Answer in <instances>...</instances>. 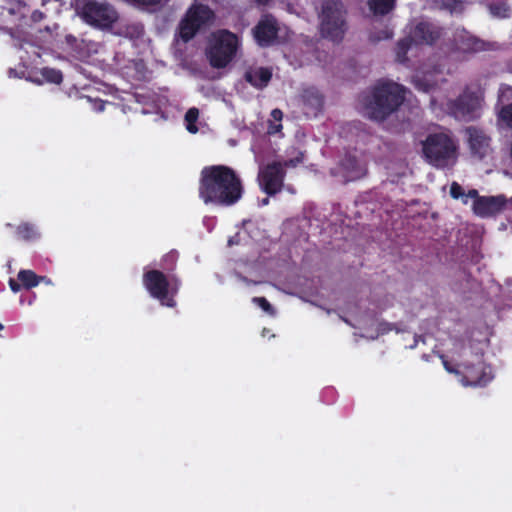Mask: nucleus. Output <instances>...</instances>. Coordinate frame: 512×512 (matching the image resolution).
<instances>
[{
    "label": "nucleus",
    "mask_w": 512,
    "mask_h": 512,
    "mask_svg": "<svg viewBox=\"0 0 512 512\" xmlns=\"http://www.w3.org/2000/svg\"><path fill=\"white\" fill-rule=\"evenodd\" d=\"M104 105H105V102H103V101H102V102L100 103V105H99L98 110H99V111H102V110L104 109Z\"/></svg>",
    "instance_id": "40"
},
{
    "label": "nucleus",
    "mask_w": 512,
    "mask_h": 512,
    "mask_svg": "<svg viewBox=\"0 0 512 512\" xmlns=\"http://www.w3.org/2000/svg\"><path fill=\"white\" fill-rule=\"evenodd\" d=\"M244 195L240 175L227 165H209L200 172L198 196L206 205L231 207Z\"/></svg>",
    "instance_id": "1"
},
{
    "label": "nucleus",
    "mask_w": 512,
    "mask_h": 512,
    "mask_svg": "<svg viewBox=\"0 0 512 512\" xmlns=\"http://www.w3.org/2000/svg\"><path fill=\"white\" fill-rule=\"evenodd\" d=\"M404 86L390 80L381 79L371 88L364 98V105L369 118L383 121L398 110L405 100Z\"/></svg>",
    "instance_id": "2"
},
{
    "label": "nucleus",
    "mask_w": 512,
    "mask_h": 512,
    "mask_svg": "<svg viewBox=\"0 0 512 512\" xmlns=\"http://www.w3.org/2000/svg\"><path fill=\"white\" fill-rule=\"evenodd\" d=\"M279 33L277 20L270 14L263 15L252 29L255 42L262 48L272 46Z\"/></svg>",
    "instance_id": "13"
},
{
    "label": "nucleus",
    "mask_w": 512,
    "mask_h": 512,
    "mask_svg": "<svg viewBox=\"0 0 512 512\" xmlns=\"http://www.w3.org/2000/svg\"><path fill=\"white\" fill-rule=\"evenodd\" d=\"M414 43L410 35L400 39L396 45V61L399 63H406L408 61L407 52Z\"/></svg>",
    "instance_id": "24"
},
{
    "label": "nucleus",
    "mask_w": 512,
    "mask_h": 512,
    "mask_svg": "<svg viewBox=\"0 0 512 512\" xmlns=\"http://www.w3.org/2000/svg\"><path fill=\"white\" fill-rule=\"evenodd\" d=\"M9 287L10 289L14 292V293H17L21 290V288H23V286L21 285V282L13 278H10L9 279Z\"/></svg>",
    "instance_id": "34"
},
{
    "label": "nucleus",
    "mask_w": 512,
    "mask_h": 512,
    "mask_svg": "<svg viewBox=\"0 0 512 512\" xmlns=\"http://www.w3.org/2000/svg\"><path fill=\"white\" fill-rule=\"evenodd\" d=\"M450 195L454 199H459L464 195V190L460 184L453 182L450 187Z\"/></svg>",
    "instance_id": "33"
},
{
    "label": "nucleus",
    "mask_w": 512,
    "mask_h": 512,
    "mask_svg": "<svg viewBox=\"0 0 512 512\" xmlns=\"http://www.w3.org/2000/svg\"><path fill=\"white\" fill-rule=\"evenodd\" d=\"M43 78L50 83L60 84L63 81L62 72L55 68L45 67L41 70Z\"/></svg>",
    "instance_id": "26"
},
{
    "label": "nucleus",
    "mask_w": 512,
    "mask_h": 512,
    "mask_svg": "<svg viewBox=\"0 0 512 512\" xmlns=\"http://www.w3.org/2000/svg\"><path fill=\"white\" fill-rule=\"evenodd\" d=\"M286 170L282 162L273 161L262 167L258 174L259 185L263 192L274 196L282 191Z\"/></svg>",
    "instance_id": "12"
},
{
    "label": "nucleus",
    "mask_w": 512,
    "mask_h": 512,
    "mask_svg": "<svg viewBox=\"0 0 512 512\" xmlns=\"http://www.w3.org/2000/svg\"><path fill=\"white\" fill-rule=\"evenodd\" d=\"M509 71L512 73V62L509 64Z\"/></svg>",
    "instance_id": "42"
},
{
    "label": "nucleus",
    "mask_w": 512,
    "mask_h": 512,
    "mask_svg": "<svg viewBox=\"0 0 512 512\" xmlns=\"http://www.w3.org/2000/svg\"><path fill=\"white\" fill-rule=\"evenodd\" d=\"M252 302L258 305L266 313L273 315L275 310L265 297H253Z\"/></svg>",
    "instance_id": "29"
},
{
    "label": "nucleus",
    "mask_w": 512,
    "mask_h": 512,
    "mask_svg": "<svg viewBox=\"0 0 512 512\" xmlns=\"http://www.w3.org/2000/svg\"><path fill=\"white\" fill-rule=\"evenodd\" d=\"M238 47L237 36L228 30L213 33L206 56L209 64L216 69L225 68L235 57Z\"/></svg>",
    "instance_id": "7"
},
{
    "label": "nucleus",
    "mask_w": 512,
    "mask_h": 512,
    "mask_svg": "<svg viewBox=\"0 0 512 512\" xmlns=\"http://www.w3.org/2000/svg\"><path fill=\"white\" fill-rule=\"evenodd\" d=\"M369 9L374 15L384 16L393 10L395 0H368Z\"/></svg>",
    "instance_id": "22"
},
{
    "label": "nucleus",
    "mask_w": 512,
    "mask_h": 512,
    "mask_svg": "<svg viewBox=\"0 0 512 512\" xmlns=\"http://www.w3.org/2000/svg\"><path fill=\"white\" fill-rule=\"evenodd\" d=\"M441 360L445 370L450 374H454L459 379L461 374V364L453 365L443 355L441 356Z\"/></svg>",
    "instance_id": "32"
},
{
    "label": "nucleus",
    "mask_w": 512,
    "mask_h": 512,
    "mask_svg": "<svg viewBox=\"0 0 512 512\" xmlns=\"http://www.w3.org/2000/svg\"><path fill=\"white\" fill-rule=\"evenodd\" d=\"M422 152L426 161L436 168H447L455 164L458 146L453 137L445 132L430 133L422 141Z\"/></svg>",
    "instance_id": "4"
},
{
    "label": "nucleus",
    "mask_w": 512,
    "mask_h": 512,
    "mask_svg": "<svg viewBox=\"0 0 512 512\" xmlns=\"http://www.w3.org/2000/svg\"><path fill=\"white\" fill-rule=\"evenodd\" d=\"M339 164L347 181L357 180L366 175V167L361 164L355 155L346 153Z\"/></svg>",
    "instance_id": "17"
},
{
    "label": "nucleus",
    "mask_w": 512,
    "mask_h": 512,
    "mask_svg": "<svg viewBox=\"0 0 512 512\" xmlns=\"http://www.w3.org/2000/svg\"><path fill=\"white\" fill-rule=\"evenodd\" d=\"M272 115L274 118H278V117L281 118L282 112L279 109H275V110H273Z\"/></svg>",
    "instance_id": "38"
},
{
    "label": "nucleus",
    "mask_w": 512,
    "mask_h": 512,
    "mask_svg": "<svg viewBox=\"0 0 512 512\" xmlns=\"http://www.w3.org/2000/svg\"><path fill=\"white\" fill-rule=\"evenodd\" d=\"M179 253L176 250H171L166 253L161 259V268L167 273H171L176 269Z\"/></svg>",
    "instance_id": "25"
},
{
    "label": "nucleus",
    "mask_w": 512,
    "mask_h": 512,
    "mask_svg": "<svg viewBox=\"0 0 512 512\" xmlns=\"http://www.w3.org/2000/svg\"><path fill=\"white\" fill-rule=\"evenodd\" d=\"M214 17V12L207 5H192L186 12L179 24V33L182 40L188 42L199 29L210 22Z\"/></svg>",
    "instance_id": "10"
},
{
    "label": "nucleus",
    "mask_w": 512,
    "mask_h": 512,
    "mask_svg": "<svg viewBox=\"0 0 512 512\" xmlns=\"http://www.w3.org/2000/svg\"><path fill=\"white\" fill-rule=\"evenodd\" d=\"M412 83L414 84V87L422 92H429L431 88L433 87V84L425 80L424 78L415 76L412 79Z\"/></svg>",
    "instance_id": "31"
},
{
    "label": "nucleus",
    "mask_w": 512,
    "mask_h": 512,
    "mask_svg": "<svg viewBox=\"0 0 512 512\" xmlns=\"http://www.w3.org/2000/svg\"><path fill=\"white\" fill-rule=\"evenodd\" d=\"M318 20L322 38L342 42L348 30L347 9L342 0H322Z\"/></svg>",
    "instance_id": "3"
},
{
    "label": "nucleus",
    "mask_w": 512,
    "mask_h": 512,
    "mask_svg": "<svg viewBox=\"0 0 512 512\" xmlns=\"http://www.w3.org/2000/svg\"><path fill=\"white\" fill-rule=\"evenodd\" d=\"M467 196H468V197H470V198H474L475 200H476L478 197H480V196L478 195V191H477V190H475V189L470 190V191L468 192Z\"/></svg>",
    "instance_id": "37"
},
{
    "label": "nucleus",
    "mask_w": 512,
    "mask_h": 512,
    "mask_svg": "<svg viewBox=\"0 0 512 512\" xmlns=\"http://www.w3.org/2000/svg\"><path fill=\"white\" fill-rule=\"evenodd\" d=\"M494 371L491 364L484 360V355L476 354L473 361L461 363L459 382L464 387L484 388L494 379Z\"/></svg>",
    "instance_id": "9"
},
{
    "label": "nucleus",
    "mask_w": 512,
    "mask_h": 512,
    "mask_svg": "<svg viewBox=\"0 0 512 512\" xmlns=\"http://www.w3.org/2000/svg\"><path fill=\"white\" fill-rule=\"evenodd\" d=\"M301 161H302V158H296V159H290L285 162H282V164L284 165V169H285L286 167H295Z\"/></svg>",
    "instance_id": "35"
},
{
    "label": "nucleus",
    "mask_w": 512,
    "mask_h": 512,
    "mask_svg": "<svg viewBox=\"0 0 512 512\" xmlns=\"http://www.w3.org/2000/svg\"><path fill=\"white\" fill-rule=\"evenodd\" d=\"M483 95L479 90L465 87L455 99L447 102V112L457 120L474 121L480 117Z\"/></svg>",
    "instance_id": "8"
},
{
    "label": "nucleus",
    "mask_w": 512,
    "mask_h": 512,
    "mask_svg": "<svg viewBox=\"0 0 512 512\" xmlns=\"http://www.w3.org/2000/svg\"><path fill=\"white\" fill-rule=\"evenodd\" d=\"M199 117V111L197 108H190L185 114V121L187 123V130L190 133H196L198 131V127L196 126V122Z\"/></svg>",
    "instance_id": "27"
},
{
    "label": "nucleus",
    "mask_w": 512,
    "mask_h": 512,
    "mask_svg": "<svg viewBox=\"0 0 512 512\" xmlns=\"http://www.w3.org/2000/svg\"><path fill=\"white\" fill-rule=\"evenodd\" d=\"M443 28L428 22L420 21L410 30V37L417 45H434L442 36Z\"/></svg>",
    "instance_id": "14"
},
{
    "label": "nucleus",
    "mask_w": 512,
    "mask_h": 512,
    "mask_svg": "<svg viewBox=\"0 0 512 512\" xmlns=\"http://www.w3.org/2000/svg\"><path fill=\"white\" fill-rule=\"evenodd\" d=\"M4 326L0 323V330H3Z\"/></svg>",
    "instance_id": "43"
},
{
    "label": "nucleus",
    "mask_w": 512,
    "mask_h": 512,
    "mask_svg": "<svg viewBox=\"0 0 512 512\" xmlns=\"http://www.w3.org/2000/svg\"><path fill=\"white\" fill-rule=\"evenodd\" d=\"M490 14L499 19L508 18L510 16V6L505 1L492 2L488 4Z\"/></svg>",
    "instance_id": "23"
},
{
    "label": "nucleus",
    "mask_w": 512,
    "mask_h": 512,
    "mask_svg": "<svg viewBox=\"0 0 512 512\" xmlns=\"http://www.w3.org/2000/svg\"><path fill=\"white\" fill-rule=\"evenodd\" d=\"M470 156L482 161L493 154L492 138L486 130L477 126H468L464 129Z\"/></svg>",
    "instance_id": "11"
},
{
    "label": "nucleus",
    "mask_w": 512,
    "mask_h": 512,
    "mask_svg": "<svg viewBox=\"0 0 512 512\" xmlns=\"http://www.w3.org/2000/svg\"><path fill=\"white\" fill-rule=\"evenodd\" d=\"M447 7H448L451 11H454V10H456L458 7H462V2H461V1H453V4H447Z\"/></svg>",
    "instance_id": "36"
},
{
    "label": "nucleus",
    "mask_w": 512,
    "mask_h": 512,
    "mask_svg": "<svg viewBox=\"0 0 512 512\" xmlns=\"http://www.w3.org/2000/svg\"><path fill=\"white\" fill-rule=\"evenodd\" d=\"M462 49L465 52H477L483 49V42L475 37L467 36Z\"/></svg>",
    "instance_id": "28"
},
{
    "label": "nucleus",
    "mask_w": 512,
    "mask_h": 512,
    "mask_svg": "<svg viewBox=\"0 0 512 512\" xmlns=\"http://www.w3.org/2000/svg\"><path fill=\"white\" fill-rule=\"evenodd\" d=\"M499 118L512 129V87L507 86L500 89L498 96Z\"/></svg>",
    "instance_id": "19"
},
{
    "label": "nucleus",
    "mask_w": 512,
    "mask_h": 512,
    "mask_svg": "<svg viewBox=\"0 0 512 512\" xmlns=\"http://www.w3.org/2000/svg\"><path fill=\"white\" fill-rule=\"evenodd\" d=\"M18 239L23 241H34L39 238L40 234L36 226L29 222H23L16 227L15 230Z\"/></svg>",
    "instance_id": "21"
},
{
    "label": "nucleus",
    "mask_w": 512,
    "mask_h": 512,
    "mask_svg": "<svg viewBox=\"0 0 512 512\" xmlns=\"http://www.w3.org/2000/svg\"><path fill=\"white\" fill-rule=\"evenodd\" d=\"M244 79L256 89H264L272 79V69L269 67L249 69L245 72Z\"/></svg>",
    "instance_id": "18"
},
{
    "label": "nucleus",
    "mask_w": 512,
    "mask_h": 512,
    "mask_svg": "<svg viewBox=\"0 0 512 512\" xmlns=\"http://www.w3.org/2000/svg\"><path fill=\"white\" fill-rule=\"evenodd\" d=\"M133 3L147 7V8H160L164 6L169 0H131Z\"/></svg>",
    "instance_id": "30"
},
{
    "label": "nucleus",
    "mask_w": 512,
    "mask_h": 512,
    "mask_svg": "<svg viewBox=\"0 0 512 512\" xmlns=\"http://www.w3.org/2000/svg\"><path fill=\"white\" fill-rule=\"evenodd\" d=\"M142 282L151 297L160 301L163 306H176L174 295L177 294L181 281L172 275L166 276L163 271L151 269L143 273Z\"/></svg>",
    "instance_id": "5"
},
{
    "label": "nucleus",
    "mask_w": 512,
    "mask_h": 512,
    "mask_svg": "<svg viewBox=\"0 0 512 512\" xmlns=\"http://www.w3.org/2000/svg\"><path fill=\"white\" fill-rule=\"evenodd\" d=\"M18 281L21 282V285L24 289H31L38 286L41 282H45L46 284H51V280L46 276H39L34 271L29 269H22L18 272L17 275Z\"/></svg>",
    "instance_id": "20"
},
{
    "label": "nucleus",
    "mask_w": 512,
    "mask_h": 512,
    "mask_svg": "<svg viewBox=\"0 0 512 512\" xmlns=\"http://www.w3.org/2000/svg\"><path fill=\"white\" fill-rule=\"evenodd\" d=\"M259 4H267L270 0H256Z\"/></svg>",
    "instance_id": "39"
},
{
    "label": "nucleus",
    "mask_w": 512,
    "mask_h": 512,
    "mask_svg": "<svg viewBox=\"0 0 512 512\" xmlns=\"http://www.w3.org/2000/svg\"><path fill=\"white\" fill-rule=\"evenodd\" d=\"M303 113L307 118L317 117L324 107V96L315 87L303 89L300 95Z\"/></svg>",
    "instance_id": "15"
},
{
    "label": "nucleus",
    "mask_w": 512,
    "mask_h": 512,
    "mask_svg": "<svg viewBox=\"0 0 512 512\" xmlns=\"http://www.w3.org/2000/svg\"><path fill=\"white\" fill-rule=\"evenodd\" d=\"M76 12L86 24L101 30L111 29L119 17L111 4L96 0L79 1Z\"/></svg>",
    "instance_id": "6"
},
{
    "label": "nucleus",
    "mask_w": 512,
    "mask_h": 512,
    "mask_svg": "<svg viewBox=\"0 0 512 512\" xmlns=\"http://www.w3.org/2000/svg\"><path fill=\"white\" fill-rule=\"evenodd\" d=\"M506 199L504 196H482L474 200V213L481 217L492 216L504 209Z\"/></svg>",
    "instance_id": "16"
},
{
    "label": "nucleus",
    "mask_w": 512,
    "mask_h": 512,
    "mask_svg": "<svg viewBox=\"0 0 512 512\" xmlns=\"http://www.w3.org/2000/svg\"><path fill=\"white\" fill-rule=\"evenodd\" d=\"M268 202H269V199H268V198H266V199H264V200H263V203H264V204H268Z\"/></svg>",
    "instance_id": "41"
}]
</instances>
